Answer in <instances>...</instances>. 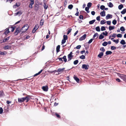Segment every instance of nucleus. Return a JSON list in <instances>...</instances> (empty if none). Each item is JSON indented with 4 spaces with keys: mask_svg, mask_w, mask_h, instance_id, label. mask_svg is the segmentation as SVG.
Instances as JSON below:
<instances>
[{
    "mask_svg": "<svg viewBox=\"0 0 126 126\" xmlns=\"http://www.w3.org/2000/svg\"><path fill=\"white\" fill-rule=\"evenodd\" d=\"M35 10L36 11H37L39 10V7L38 5L37 6L35 5L34 7Z\"/></svg>",
    "mask_w": 126,
    "mask_h": 126,
    "instance_id": "nucleus-32",
    "label": "nucleus"
},
{
    "mask_svg": "<svg viewBox=\"0 0 126 126\" xmlns=\"http://www.w3.org/2000/svg\"><path fill=\"white\" fill-rule=\"evenodd\" d=\"M4 92L3 90H1L0 91V97H2L4 95Z\"/></svg>",
    "mask_w": 126,
    "mask_h": 126,
    "instance_id": "nucleus-18",
    "label": "nucleus"
},
{
    "mask_svg": "<svg viewBox=\"0 0 126 126\" xmlns=\"http://www.w3.org/2000/svg\"><path fill=\"white\" fill-rule=\"evenodd\" d=\"M15 27H11V31L12 32H13L15 30Z\"/></svg>",
    "mask_w": 126,
    "mask_h": 126,
    "instance_id": "nucleus-51",
    "label": "nucleus"
},
{
    "mask_svg": "<svg viewBox=\"0 0 126 126\" xmlns=\"http://www.w3.org/2000/svg\"><path fill=\"white\" fill-rule=\"evenodd\" d=\"M87 36L86 34H84L82 36L79 38V41H81L85 39Z\"/></svg>",
    "mask_w": 126,
    "mask_h": 126,
    "instance_id": "nucleus-5",
    "label": "nucleus"
},
{
    "mask_svg": "<svg viewBox=\"0 0 126 126\" xmlns=\"http://www.w3.org/2000/svg\"><path fill=\"white\" fill-rule=\"evenodd\" d=\"M121 13L122 14H124L126 13V8H125L121 12Z\"/></svg>",
    "mask_w": 126,
    "mask_h": 126,
    "instance_id": "nucleus-23",
    "label": "nucleus"
},
{
    "mask_svg": "<svg viewBox=\"0 0 126 126\" xmlns=\"http://www.w3.org/2000/svg\"><path fill=\"white\" fill-rule=\"evenodd\" d=\"M19 27H18L16 29L14 33L15 35H17L19 32H20V30H19Z\"/></svg>",
    "mask_w": 126,
    "mask_h": 126,
    "instance_id": "nucleus-6",
    "label": "nucleus"
},
{
    "mask_svg": "<svg viewBox=\"0 0 126 126\" xmlns=\"http://www.w3.org/2000/svg\"><path fill=\"white\" fill-rule=\"evenodd\" d=\"M106 22L107 23V24L108 25H110L111 23V21H107Z\"/></svg>",
    "mask_w": 126,
    "mask_h": 126,
    "instance_id": "nucleus-56",
    "label": "nucleus"
},
{
    "mask_svg": "<svg viewBox=\"0 0 126 126\" xmlns=\"http://www.w3.org/2000/svg\"><path fill=\"white\" fill-rule=\"evenodd\" d=\"M95 30H96L98 32H99L100 31V27L99 26H98L96 27L95 28Z\"/></svg>",
    "mask_w": 126,
    "mask_h": 126,
    "instance_id": "nucleus-27",
    "label": "nucleus"
},
{
    "mask_svg": "<svg viewBox=\"0 0 126 126\" xmlns=\"http://www.w3.org/2000/svg\"><path fill=\"white\" fill-rule=\"evenodd\" d=\"M3 110L2 107L0 108V114H1L3 112Z\"/></svg>",
    "mask_w": 126,
    "mask_h": 126,
    "instance_id": "nucleus-47",
    "label": "nucleus"
},
{
    "mask_svg": "<svg viewBox=\"0 0 126 126\" xmlns=\"http://www.w3.org/2000/svg\"><path fill=\"white\" fill-rule=\"evenodd\" d=\"M11 46L10 45H7L4 47V49L5 50L9 49L11 48Z\"/></svg>",
    "mask_w": 126,
    "mask_h": 126,
    "instance_id": "nucleus-11",
    "label": "nucleus"
},
{
    "mask_svg": "<svg viewBox=\"0 0 126 126\" xmlns=\"http://www.w3.org/2000/svg\"><path fill=\"white\" fill-rule=\"evenodd\" d=\"M105 6L104 5H101L100 7V9L102 10H103L105 8Z\"/></svg>",
    "mask_w": 126,
    "mask_h": 126,
    "instance_id": "nucleus-43",
    "label": "nucleus"
},
{
    "mask_svg": "<svg viewBox=\"0 0 126 126\" xmlns=\"http://www.w3.org/2000/svg\"><path fill=\"white\" fill-rule=\"evenodd\" d=\"M105 20H102L100 22V24H103L106 23Z\"/></svg>",
    "mask_w": 126,
    "mask_h": 126,
    "instance_id": "nucleus-41",
    "label": "nucleus"
},
{
    "mask_svg": "<svg viewBox=\"0 0 126 126\" xmlns=\"http://www.w3.org/2000/svg\"><path fill=\"white\" fill-rule=\"evenodd\" d=\"M66 40L63 39L62 41V44H63L66 42Z\"/></svg>",
    "mask_w": 126,
    "mask_h": 126,
    "instance_id": "nucleus-62",
    "label": "nucleus"
},
{
    "mask_svg": "<svg viewBox=\"0 0 126 126\" xmlns=\"http://www.w3.org/2000/svg\"><path fill=\"white\" fill-rule=\"evenodd\" d=\"M10 37V36H9L7 37L6 38L4 39L3 41L2 42H1L0 43H4L7 42V41L9 40Z\"/></svg>",
    "mask_w": 126,
    "mask_h": 126,
    "instance_id": "nucleus-8",
    "label": "nucleus"
},
{
    "mask_svg": "<svg viewBox=\"0 0 126 126\" xmlns=\"http://www.w3.org/2000/svg\"><path fill=\"white\" fill-rule=\"evenodd\" d=\"M60 45H58L56 47V52L57 53H58L59 52L60 50Z\"/></svg>",
    "mask_w": 126,
    "mask_h": 126,
    "instance_id": "nucleus-17",
    "label": "nucleus"
},
{
    "mask_svg": "<svg viewBox=\"0 0 126 126\" xmlns=\"http://www.w3.org/2000/svg\"><path fill=\"white\" fill-rule=\"evenodd\" d=\"M95 12L94 11H92L91 12V14L92 15L94 16L95 14Z\"/></svg>",
    "mask_w": 126,
    "mask_h": 126,
    "instance_id": "nucleus-64",
    "label": "nucleus"
},
{
    "mask_svg": "<svg viewBox=\"0 0 126 126\" xmlns=\"http://www.w3.org/2000/svg\"><path fill=\"white\" fill-rule=\"evenodd\" d=\"M120 30L122 31L123 32L125 31V29L123 26L121 27L120 28Z\"/></svg>",
    "mask_w": 126,
    "mask_h": 126,
    "instance_id": "nucleus-39",
    "label": "nucleus"
},
{
    "mask_svg": "<svg viewBox=\"0 0 126 126\" xmlns=\"http://www.w3.org/2000/svg\"><path fill=\"white\" fill-rule=\"evenodd\" d=\"M78 62L79 61L78 60H76L74 61L73 63L74 65H76L78 63Z\"/></svg>",
    "mask_w": 126,
    "mask_h": 126,
    "instance_id": "nucleus-37",
    "label": "nucleus"
},
{
    "mask_svg": "<svg viewBox=\"0 0 126 126\" xmlns=\"http://www.w3.org/2000/svg\"><path fill=\"white\" fill-rule=\"evenodd\" d=\"M58 59L60 62H63V60H62V58H58Z\"/></svg>",
    "mask_w": 126,
    "mask_h": 126,
    "instance_id": "nucleus-61",
    "label": "nucleus"
},
{
    "mask_svg": "<svg viewBox=\"0 0 126 126\" xmlns=\"http://www.w3.org/2000/svg\"><path fill=\"white\" fill-rule=\"evenodd\" d=\"M79 58L81 59H83L85 58V57L84 55H82L79 57Z\"/></svg>",
    "mask_w": 126,
    "mask_h": 126,
    "instance_id": "nucleus-34",
    "label": "nucleus"
},
{
    "mask_svg": "<svg viewBox=\"0 0 126 126\" xmlns=\"http://www.w3.org/2000/svg\"><path fill=\"white\" fill-rule=\"evenodd\" d=\"M100 16H97L96 17V19L97 20H98V21H99L100 20Z\"/></svg>",
    "mask_w": 126,
    "mask_h": 126,
    "instance_id": "nucleus-57",
    "label": "nucleus"
},
{
    "mask_svg": "<svg viewBox=\"0 0 126 126\" xmlns=\"http://www.w3.org/2000/svg\"><path fill=\"white\" fill-rule=\"evenodd\" d=\"M92 5V3L91 2H89L88 3L87 5V7L90 8L91 6Z\"/></svg>",
    "mask_w": 126,
    "mask_h": 126,
    "instance_id": "nucleus-29",
    "label": "nucleus"
},
{
    "mask_svg": "<svg viewBox=\"0 0 126 126\" xmlns=\"http://www.w3.org/2000/svg\"><path fill=\"white\" fill-rule=\"evenodd\" d=\"M44 22V20L42 19L40 20V24L41 26H42L43 25Z\"/></svg>",
    "mask_w": 126,
    "mask_h": 126,
    "instance_id": "nucleus-35",
    "label": "nucleus"
},
{
    "mask_svg": "<svg viewBox=\"0 0 126 126\" xmlns=\"http://www.w3.org/2000/svg\"><path fill=\"white\" fill-rule=\"evenodd\" d=\"M44 6L45 9H47V8L48 6L46 5L45 3L44 4Z\"/></svg>",
    "mask_w": 126,
    "mask_h": 126,
    "instance_id": "nucleus-58",
    "label": "nucleus"
},
{
    "mask_svg": "<svg viewBox=\"0 0 126 126\" xmlns=\"http://www.w3.org/2000/svg\"><path fill=\"white\" fill-rule=\"evenodd\" d=\"M73 7V5L72 4H70L68 6V8L69 9H71Z\"/></svg>",
    "mask_w": 126,
    "mask_h": 126,
    "instance_id": "nucleus-31",
    "label": "nucleus"
},
{
    "mask_svg": "<svg viewBox=\"0 0 126 126\" xmlns=\"http://www.w3.org/2000/svg\"><path fill=\"white\" fill-rule=\"evenodd\" d=\"M108 44V43L106 42H104L102 44V45L104 46H106Z\"/></svg>",
    "mask_w": 126,
    "mask_h": 126,
    "instance_id": "nucleus-30",
    "label": "nucleus"
},
{
    "mask_svg": "<svg viewBox=\"0 0 126 126\" xmlns=\"http://www.w3.org/2000/svg\"><path fill=\"white\" fill-rule=\"evenodd\" d=\"M7 30L5 31V32H4V33L5 34H8L9 32V28H7Z\"/></svg>",
    "mask_w": 126,
    "mask_h": 126,
    "instance_id": "nucleus-20",
    "label": "nucleus"
},
{
    "mask_svg": "<svg viewBox=\"0 0 126 126\" xmlns=\"http://www.w3.org/2000/svg\"><path fill=\"white\" fill-rule=\"evenodd\" d=\"M68 39L67 36V35H64L63 36V39L66 40Z\"/></svg>",
    "mask_w": 126,
    "mask_h": 126,
    "instance_id": "nucleus-36",
    "label": "nucleus"
},
{
    "mask_svg": "<svg viewBox=\"0 0 126 126\" xmlns=\"http://www.w3.org/2000/svg\"><path fill=\"white\" fill-rule=\"evenodd\" d=\"M73 78L76 81V82L77 83H78L79 80V79L75 75L74 76Z\"/></svg>",
    "mask_w": 126,
    "mask_h": 126,
    "instance_id": "nucleus-12",
    "label": "nucleus"
},
{
    "mask_svg": "<svg viewBox=\"0 0 126 126\" xmlns=\"http://www.w3.org/2000/svg\"><path fill=\"white\" fill-rule=\"evenodd\" d=\"M67 4V0H65L64 4V7H65Z\"/></svg>",
    "mask_w": 126,
    "mask_h": 126,
    "instance_id": "nucleus-55",
    "label": "nucleus"
},
{
    "mask_svg": "<svg viewBox=\"0 0 126 126\" xmlns=\"http://www.w3.org/2000/svg\"><path fill=\"white\" fill-rule=\"evenodd\" d=\"M112 17V15L110 14H108L106 16V18L107 19L108 18H111Z\"/></svg>",
    "mask_w": 126,
    "mask_h": 126,
    "instance_id": "nucleus-15",
    "label": "nucleus"
},
{
    "mask_svg": "<svg viewBox=\"0 0 126 126\" xmlns=\"http://www.w3.org/2000/svg\"><path fill=\"white\" fill-rule=\"evenodd\" d=\"M109 3V5H108V6L110 8H112L113 6V5L111 2H110Z\"/></svg>",
    "mask_w": 126,
    "mask_h": 126,
    "instance_id": "nucleus-28",
    "label": "nucleus"
},
{
    "mask_svg": "<svg viewBox=\"0 0 126 126\" xmlns=\"http://www.w3.org/2000/svg\"><path fill=\"white\" fill-rule=\"evenodd\" d=\"M113 41L116 44H117L119 42V40L118 39H117V40H113Z\"/></svg>",
    "mask_w": 126,
    "mask_h": 126,
    "instance_id": "nucleus-45",
    "label": "nucleus"
},
{
    "mask_svg": "<svg viewBox=\"0 0 126 126\" xmlns=\"http://www.w3.org/2000/svg\"><path fill=\"white\" fill-rule=\"evenodd\" d=\"M62 59L64 62L65 63L67 61V59L66 58V56H64L63 57Z\"/></svg>",
    "mask_w": 126,
    "mask_h": 126,
    "instance_id": "nucleus-25",
    "label": "nucleus"
},
{
    "mask_svg": "<svg viewBox=\"0 0 126 126\" xmlns=\"http://www.w3.org/2000/svg\"><path fill=\"white\" fill-rule=\"evenodd\" d=\"M115 28V27L113 26H109V29L110 31L114 29Z\"/></svg>",
    "mask_w": 126,
    "mask_h": 126,
    "instance_id": "nucleus-19",
    "label": "nucleus"
},
{
    "mask_svg": "<svg viewBox=\"0 0 126 126\" xmlns=\"http://www.w3.org/2000/svg\"><path fill=\"white\" fill-rule=\"evenodd\" d=\"M28 28L29 26L28 25H25L20 30V32H21L22 33L25 32L28 30Z\"/></svg>",
    "mask_w": 126,
    "mask_h": 126,
    "instance_id": "nucleus-2",
    "label": "nucleus"
},
{
    "mask_svg": "<svg viewBox=\"0 0 126 126\" xmlns=\"http://www.w3.org/2000/svg\"><path fill=\"white\" fill-rule=\"evenodd\" d=\"M117 37L121 38L122 37V35L121 34H118L117 35Z\"/></svg>",
    "mask_w": 126,
    "mask_h": 126,
    "instance_id": "nucleus-49",
    "label": "nucleus"
},
{
    "mask_svg": "<svg viewBox=\"0 0 126 126\" xmlns=\"http://www.w3.org/2000/svg\"><path fill=\"white\" fill-rule=\"evenodd\" d=\"M120 43L121 44L123 45H124L126 44V43L125 41L123 39L120 42Z\"/></svg>",
    "mask_w": 126,
    "mask_h": 126,
    "instance_id": "nucleus-24",
    "label": "nucleus"
},
{
    "mask_svg": "<svg viewBox=\"0 0 126 126\" xmlns=\"http://www.w3.org/2000/svg\"><path fill=\"white\" fill-rule=\"evenodd\" d=\"M81 46L80 45L77 46L76 47V48L77 49H79L81 47Z\"/></svg>",
    "mask_w": 126,
    "mask_h": 126,
    "instance_id": "nucleus-63",
    "label": "nucleus"
},
{
    "mask_svg": "<svg viewBox=\"0 0 126 126\" xmlns=\"http://www.w3.org/2000/svg\"><path fill=\"white\" fill-rule=\"evenodd\" d=\"M6 52H1L0 51V54L1 55H4L6 54Z\"/></svg>",
    "mask_w": 126,
    "mask_h": 126,
    "instance_id": "nucleus-53",
    "label": "nucleus"
},
{
    "mask_svg": "<svg viewBox=\"0 0 126 126\" xmlns=\"http://www.w3.org/2000/svg\"><path fill=\"white\" fill-rule=\"evenodd\" d=\"M95 19H93L92 20L90 21L89 22V23L90 24H93L94 22L95 21Z\"/></svg>",
    "mask_w": 126,
    "mask_h": 126,
    "instance_id": "nucleus-22",
    "label": "nucleus"
},
{
    "mask_svg": "<svg viewBox=\"0 0 126 126\" xmlns=\"http://www.w3.org/2000/svg\"><path fill=\"white\" fill-rule=\"evenodd\" d=\"M117 74L118 75L123 79L124 81L126 82V75H121L119 73H118Z\"/></svg>",
    "mask_w": 126,
    "mask_h": 126,
    "instance_id": "nucleus-3",
    "label": "nucleus"
},
{
    "mask_svg": "<svg viewBox=\"0 0 126 126\" xmlns=\"http://www.w3.org/2000/svg\"><path fill=\"white\" fill-rule=\"evenodd\" d=\"M98 35V34L97 33H95L93 36V38H94L96 36Z\"/></svg>",
    "mask_w": 126,
    "mask_h": 126,
    "instance_id": "nucleus-60",
    "label": "nucleus"
},
{
    "mask_svg": "<svg viewBox=\"0 0 126 126\" xmlns=\"http://www.w3.org/2000/svg\"><path fill=\"white\" fill-rule=\"evenodd\" d=\"M112 53V52L110 51H107L106 52V55H111Z\"/></svg>",
    "mask_w": 126,
    "mask_h": 126,
    "instance_id": "nucleus-21",
    "label": "nucleus"
},
{
    "mask_svg": "<svg viewBox=\"0 0 126 126\" xmlns=\"http://www.w3.org/2000/svg\"><path fill=\"white\" fill-rule=\"evenodd\" d=\"M105 33L104 32H103L102 33V34L105 36H107V35L108 34V32L106 31H105Z\"/></svg>",
    "mask_w": 126,
    "mask_h": 126,
    "instance_id": "nucleus-42",
    "label": "nucleus"
},
{
    "mask_svg": "<svg viewBox=\"0 0 126 126\" xmlns=\"http://www.w3.org/2000/svg\"><path fill=\"white\" fill-rule=\"evenodd\" d=\"M93 39H94L93 38L91 39L90 40H89V41L88 42V43L89 44L91 43L92 42Z\"/></svg>",
    "mask_w": 126,
    "mask_h": 126,
    "instance_id": "nucleus-52",
    "label": "nucleus"
},
{
    "mask_svg": "<svg viewBox=\"0 0 126 126\" xmlns=\"http://www.w3.org/2000/svg\"><path fill=\"white\" fill-rule=\"evenodd\" d=\"M64 68H59L58 69V72L62 73L63 71V70L65 69Z\"/></svg>",
    "mask_w": 126,
    "mask_h": 126,
    "instance_id": "nucleus-13",
    "label": "nucleus"
},
{
    "mask_svg": "<svg viewBox=\"0 0 126 126\" xmlns=\"http://www.w3.org/2000/svg\"><path fill=\"white\" fill-rule=\"evenodd\" d=\"M38 27L37 26L35 25L32 31V32L33 33H35L36 30L38 29Z\"/></svg>",
    "mask_w": 126,
    "mask_h": 126,
    "instance_id": "nucleus-10",
    "label": "nucleus"
},
{
    "mask_svg": "<svg viewBox=\"0 0 126 126\" xmlns=\"http://www.w3.org/2000/svg\"><path fill=\"white\" fill-rule=\"evenodd\" d=\"M55 114L56 115L57 118H60L61 117L57 113L55 112Z\"/></svg>",
    "mask_w": 126,
    "mask_h": 126,
    "instance_id": "nucleus-44",
    "label": "nucleus"
},
{
    "mask_svg": "<svg viewBox=\"0 0 126 126\" xmlns=\"http://www.w3.org/2000/svg\"><path fill=\"white\" fill-rule=\"evenodd\" d=\"M73 56L72 55H70L68 54V57L72 59V58L73 57Z\"/></svg>",
    "mask_w": 126,
    "mask_h": 126,
    "instance_id": "nucleus-54",
    "label": "nucleus"
},
{
    "mask_svg": "<svg viewBox=\"0 0 126 126\" xmlns=\"http://www.w3.org/2000/svg\"><path fill=\"white\" fill-rule=\"evenodd\" d=\"M22 13L21 11H18L17 13H15V16L18 15L19 16H20L22 14Z\"/></svg>",
    "mask_w": 126,
    "mask_h": 126,
    "instance_id": "nucleus-7",
    "label": "nucleus"
},
{
    "mask_svg": "<svg viewBox=\"0 0 126 126\" xmlns=\"http://www.w3.org/2000/svg\"><path fill=\"white\" fill-rule=\"evenodd\" d=\"M117 23V21L115 19L113 20L112 21V23L114 25H115Z\"/></svg>",
    "mask_w": 126,
    "mask_h": 126,
    "instance_id": "nucleus-40",
    "label": "nucleus"
},
{
    "mask_svg": "<svg viewBox=\"0 0 126 126\" xmlns=\"http://www.w3.org/2000/svg\"><path fill=\"white\" fill-rule=\"evenodd\" d=\"M79 18L80 19H83V16L82 15H80L79 17Z\"/></svg>",
    "mask_w": 126,
    "mask_h": 126,
    "instance_id": "nucleus-59",
    "label": "nucleus"
},
{
    "mask_svg": "<svg viewBox=\"0 0 126 126\" xmlns=\"http://www.w3.org/2000/svg\"><path fill=\"white\" fill-rule=\"evenodd\" d=\"M111 49L112 50H114L116 49V47L113 46H111Z\"/></svg>",
    "mask_w": 126,
    "mask_h": 126,
    "instance_id": "nucleus-50",
    "label": "nucleus"
},
{
    "mask_svg": "<svg viewBox=\"0 0 126 126\" xmlns=\"http://www.w3.org/2000/svg\"><path fill=\"white\" fill-rule=\"evenodd\" d=\"M124 6L122 4H121L119 5L118 7V8L119 9L121 10L123 8Z\"/></svg>",
    "mask_w": 126,
    "mask_h": 126,
    "instance_id": "nucleus-26",
    "label": "nucleus"
},
{
    "mask_svg": "<svg viewBox=\"0 0 126 126\" xmlns=\"http://www.w3.org/2000/svg\"><path fill=\"white\" fill-rule=\"evenodd\" d=\"M30 100V98L28 96V95L26 96L25 97H23L21 98H18V100L19 102L20 103H22L25 100L26 102H28Z\"/></svg>",
    "mask_w": 126,
    "mask_h": 126,
    "instance_id": "nucleus-1",
    "label": "nucleus"
},
{
    "mask_svg": "<svg viewBox=\"0 0 126 126\" xmlns=\"http://www.w3.org/2000/svg\"><path fill=\"white\" fill-rule=\"evenodd\" d=\"M104 53L103 52H101L98 55L97 57H99V58H101L102 56L103 55Z\"/></svg>",
    "mask_w": 126,
    "mask_h": 126,
    "instance_id": "nucleus-14",
    "label": "nucleus"
},
{
    "mask_svg": "<svg viewBox=\"0 0 126 126\" xmlns=\"http://www.w3.org/2000/svg\"><path fill=\"white\" fill-rule=\"evenodd\" d=\"M42 89L44 91H47L48 90V87L47 86H43L42 87Z\"/></svg>",
    "mask_w": 126,
    "mask_h": 126,
    "instance_id": "nucleus-9",
    "label": "nucleus"
},
{
    "mask_svg": "<svg viewBox=\"0 0 126 126\" xmlns=\"http://www.w3.org/2000/svg\"><path fill=\"white\" fill-rule=\"evenodd\" d=\"M106 30L105 27L104 26H102L101 28V31H105Z\"/></svg>",
    "mask_w": 126,
    "mask_h": 126,
    "instance_id": "nucleus-46",
    "label": "nucleus"
},
{
    "mask_svg": "<svg viewBox=\"0 0 126 126\" xmlns=\"http://www.w3.org/2000/svg\"><path fill=\"white\" fill-rule=\"evenodd\" d=\"M89 8L87 7H86L85 9V11L88 13L89 12Z\"/></svg>",
    "mask_w": 126,
    "mask_h": 126,
    "instance_id": "nucleus-38",
    "label": "nucleus"
},
{
    "mask_svg": "<svg viewBox=\"0 0 126 126\" xmlns=\"http://www.w3.org/2000/svg\"><path fill=\"white\" fill-rule=\"evenodd\" d=\"M100 15L102 16H105L106 15L105 12L104 11L100 13Z\"/></svg>",
    "mask_w": 126,
    "mask_h": 126,
    "instance_id": "nucleus-16",
    "label": "nucleus"
},
{
    "mask_svg": "<svg viewBox=\"0 0 126 126\" xmlns=\"http://www.w3.org/2000/svg\"><path fill=\"white\" fill-rule=\"evenodd\" d=\"M100 50L103 53L105 51V50L104 47H102L100 49Z\"/></svg>",
    "mask_w": 126,
    "mask_h": 126,
    "instance_id": "nucleus-48",
    "label": "nucleus"
},
{
    "mask_svg": "<svg viewBox=\"0 0 126 126\" xmlns=\"http://www.w3.org/2000/svg\"><path fill=\"white\" fill-rule=\"evenodd\" d=\"M89 67V66L88 64H83L82 66V68L83 69H84L86 70H88Z\"/></svg>",
    "mask_w": 126,
    "mask_h": 126,
    "instance_id": "nucleus-4",
    "label": "nucleus"
},
{
    "mask_svg": "<svg viewBox=\"0 0 126 126\" xmlns=\"http://www.w3.org/2000/svg\"><path fill=\"white\" fill-rule=\"evenodd\" d=\"M104 37V36L102 34H100L99 37V39H102Z\"/></svg>",
    "mask_w": 126,
    "mask_h": 126,
    "instance_id": "nucleus-33",
    "label": "nucleus"
}]
</instances>
